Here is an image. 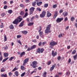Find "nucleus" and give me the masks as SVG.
Returning a JSON list of instances; mask_svg holds the SVG:
<instances>
[{
  "mask_svg": "<svg viewBox=\"0 0 77 77\" xmlns=\"http://www.w3.org/2000/svg\"><path fill=\"white\" fill-rule=\"evenodd\" d=\"M33 25V23H29L28 24V26H32Z\"/></svg>",
  "mask_w": 77,
  "mask_h": 77,
  "instance_id": "obj_32",
  "label": "nucleus"
},
{
  "mask_svg": "<svg viewBox=\"0 0 77 77\" xmlns=\"http://www.w3.org/2000/svg\"><path fill=\"white\" fill-rule=\"evenodd\" d=\"M55 66H56V65L54 64L50 68V70L51 71H52L53 69H54V68H55Z\"/></svg>",
  "mask_w": 77,
  "mask_h": 77,
  "instance_id": "obj_10",
  "label": "nucleus"
},
{
  "mask_svg": "<svg viewBox=\"0 0 77 77\" xmlns=\"http://www.w3.org/2000/svg\"><path fill=\"white\" fill-rule=\"evenodd\" d=\"M36 5V3L35 1L34 2H33L32 3V5L34 7H35V5Z\"/></svg>",
  "mask_w": 77,
  "mask_h": 77,
  "instance_id": "obj_22",
  "label": "nucleus"
},
{
  "mask_svg": "<svg viewBox=\"0 0 77 77\" xmlns=\"http://www.w3.org/2000/svg\"><path fill=\"white\" fill-rule=\"evenodd\" d=\"M24 12L23 11H21L20 13V15H22V16L24 15Z\"/></svg>",
  "mask_w": 77,
  "mask_h": 77,
  "instance_id": "obj_18",
  "label": "nucleus"
},
{
  "mask_svg": "<svg viewBox=\"0 0 77 77\" xmlns=\"http://www.w3.org/2000/svg\"><path fill=\"white\" fill-rule=\"evenodd\" d=\"M41 45H42V42H40L38 43L39 46H41Z\"/></svg>",
  "mask_w": 77,
  "mask_h": 77,
  "instance_id": "obj_57",
  "label": "nucleus"
},
{
  "mask_svg": "<svg viewBox=\"0 0 77 77\" xmlns=\"http://www.w3.org/2000/svg\"><path fill=\"white\" fill-rule=\"evenodd\" d=\"M9 28L10 29H13L14 27V26L12 24H11V25L10 26H9Z\"/></svg>",
  "mask_w": 77,
  "mask_h": 77,
  "instance_id": "obj_25",
  "label": "nucleus"
},
{
  "mask_svg": "<svg viewBox=\"0 0 77 77\" xmlns=\"http://www.w3.org/2000/svg\"><path fill=\"white\" fill-rule=\"evenodd\" d=\"M25 2L26 3H29L30 1L29 0H25Z\"/></svg>",
  "mask_w": 77,
  "mask_h": 77,
  "instance_id": "obj_62",
  "label": "nucleus"
},
{
  "mask_svg": "<svg viewBox=\"0 0 77 77\" xmlns=\"http://www.w3.org/2000/svg\"><path fill=\"white\" fill-rule=\"evenodd\" d=\"M52 54L53 57H54L55 56H56L57 54V52H55L54 53V51H52Z\"/></svg>",
  "mask_w": 77,
  "mask_h": 77,
  "instance_id": "obj_7",
  "label": "nucleus"
},
{
  "mask_svg": "<svg viewBox=\"0 0 77 77\" xmlns=\"http://www.w3.org/2000/svg\"><path fill=\"white\" fill-rule=\"evenodd\" d=\"M18 43H19V44H20V45H22V44L21 43V42L20 41V40H19L17 41Z\"/></svg>",
  "mask_w": 77,
  "mask_h": 77,
  "instance_id": "obj_51",
  "label": "nucleus"
},
{
  "mask_svg": "<svg viewBox=\"0 0 77 77\" xmlns=\"http://www.w3.org/2000/svg\"><path fill=\"white\" fill-rule=\"evenodd\" d=\"M51 26V24H50L48 25V26L46 28V29L45 30V33L46 34H48V33H51V31L50 30L51 28V27H50Z\"/></svg>",
  "mask_w": 77,
  "mask_h": 77,
  "instance_id": "obj_2",
  "label": "nucleus"
},
{
  "mask_svg": "<svg viewBox=\"0 0 77 77\" xmlns=\"http://www.w3.org/2000/svg\"><path fill=\"white\" fill-rule=\"evenodd\" d=\"M42 3V2H37L36 3V4H37V6H39Z\"/></svg>",
  "mask_w": 77,
  "mask_h": 77,
  "instance_id": "obj_17",
  "label": "nucleus"
},
{
  "mask_svg": "<svg viewBox=\"0 0 77 77\" xmlns=\"http://www.w3.org/2000/svg\"><path fill=\"white\" fill-rule=\"evenodd\" d=\"M28 61H29V59L28 58H27L24 61H23V65L24 66L28 62Z\"/></svg>",
  "mask_w": 77,
  "mask_h": 77,
  "instance_id": "obj_6",
  "label": "nucleus"
},
{
  "mask_svg": "<svg viewBox=\"0 0 77 77\" xmlns=\"http://www.w3.org/2000/svg\"><path fill=\"white\" fill-rule=\"evenodd\" d=\"M20 6L22 7V8H24V5L23 4H21L20 5Z\"/></svg>",
  "mask_w": 77,
  "mask_h": 77,
  "instance_id": "obj_56",
  "label": "nucleus"
},
{
  "mask_svg": "<svg viewBox=\"0 0 77 77\" xmlns=\"http://www.w3.org/2000/svg\"><path fill=\"white\" fill-rule=\"evenodd\" d=\"M70 72L69 71H68L66 72V75L67 76H69V75H70Z\"/></svg>",
  "mask_w": 77,
  "mask_h": 77,
  "instance_id": "obj_16",
  "label": "nucleus"
},
{
  "mask_svg": "<svg viewBox=\"0 0 77 77\" xmlns=\"http://www.w3.org/2000/svg\"><path fill=\"white\" fill-rule=\"evenodd\" d=\"M1 25L0 26L1 28H3L4 27V25H3V23H1Z\"/></svg>",
  "mask_w": 77,
  "mask_h": 77,
  "instance_id": "obj_38",
  "label": "nucleus"
},
{
  "mask_svg": "<svg viewBox=\"0 0 77 77\" xmlns=\"http://www.w3.org/2000/svg\"><path fill=\"white\" fill-rule=\"evenodd\" d=\"M39 36L40 37H42L43 36V32L42 31H40L39 32Z\"/></svg>",
  "mask_w": 77,
  "mask_h": 77,
  "instance_id": "obj_14",
  "label": "nucleus"
},
{
  "mask_svg": "<svg viewBox=\"0 0 77 77\" xmlns=\"http://www.w3.org/2000/svg\"><path fill=\"white\" fill-rule=\"evenodd\" d=\"M8 13L9 14H12V10H9L8 11Z\"/></svg>",
  "mask_w": 77,
  "mask_h": 77,
  "instance_id": "obj_26",
  "label": "nucleus"
},
{
  "mask_svg": "<svg viewBox=\"0 0 77 77\" xmlns=\"http://www.w3.org/2000/svg\"><path fill=\"white\" fill-rule=\"evenodd\" d=\"M57 7V5H53L52 8H56Z\"/></svg>",
  "mask_w": 77,
  "mask_h": 77,
  "instance_id": "obj_44",
  "label": "nucleus"
},
{
  "mask_svg": "<svg viewBox=\"0 0 77 77\" xmlns=\"http://www.w3.org/2000/svg\"><path fill=\"white\" fill-rule=\"evenodd\" d=\"M15 74L16 75V76H18V71H16L15 72Z\"/></svg>",
  "mask_w": 77,
  "mask_h": 77,
  "instance_id": "obj_33",
  "label": "nucleus"
},
{
  "mask_svg": "<svg viewBox=\"0 0 77 77\" xmlns=\"http://www.w3.org/2000/svg\"><path fill=\"white\" fill-rule=\"evenodd\" d=\"M35 18L34 16L32 17V18H31L30 21H33V18Z\"/></svg>",
  "mask_w": 77,
  "mask_h": 77,
  "instance_id": "obj_59",
  "label": "nucleus"
},
{
  "mask_svg": "<svg viewBox=\"0 0 77 77\" xmlns=\"http://www.w3.org/2000/svg\"><path fill=\"white\" fill-rule=\"evenodd\" d=\"M71 62V58H69L68 60V63H69Z\"/></svg>",
  "mask_w": 77,
  "mask_h": 77,
  "instance_id": "obj_58",
  "label": "nucleus"
},
{
  "mask_svg": "<svg viewBox=\"0 0 77 77\" xmlns=\"http://www.w3.org/2000/svg\"><path fill=\"white\" fill-rule=\"evenodd\" d=\"M4 55L5 57H8V55H9V54L7 53H4Z\"/></svg>",
  "mask_w": 77,
  "mask_h": 77,
  "instance_id": "obj_21",
  "label": "nucleus"
},
{
  "mask_svg": "<svg viewBox=\"0 0 77 77\" xmlns=\"http://www.w3.org/2000/svg\"><path fill=\"white\" fill-rule=\"evenodd\" d=\"M63 20V18L62 17L61 18H58V23H60L61 22L62 20Z\"/></svg>",
  "mask_w": 77,
  "mask_h": 77,
  "instance_id": "obj_13",
  "label": "nucleus"
},
{
  "mask_svg": "<svg viewBox=\"0 0 77 77\" xmlns=\"http://www.w3.org/2000/svg\"><path fill=\"white\" fill-rule=\"evenodd\" d=\"M21 69L22 70H24V66H21Z\"/></svg>",
  "mask_w": 77,
  "mask_h": 77,
  "instance_id": "obj_41",
  "label": "nucleus"
},
{
  "mask_svg": "<svg viewBox=\"0 0 77 77\" xmlns=\"http://www.w3.org/2000/svg\"><path fill=\"white\" fill-rule=\"evenodd\" d=\"M3 59V57H2V55H1V57H0V61H2V60Z\"/></svg>",
  "mask_w": 77,
  "mask_h": 77,
  "instance_id": "obj_55",
  "label": "nucleus"
},
{
  "mask_svg": "<svg viewBox=\"0 0 77 77\" xmlns=\"http://www.w3.org/2000/svg\"><path fill=\"white\" fill-rule=\"evenodd\" d=\"M37 29V30H38V32H40V31H41V30H42V28H41V26H40Z\"/></svg>",
  "mask_w": 77,
  "mask_h": 77,
  "instance_id": "obj_23",
  "label": "nucleus"
},
{
  "mask_svg": "<svg viewBox=\"0 0 77 77\" xmlns=\"http://www.w3.org/2000/svg\"><path fill=\"white\" fill-rule=\"evenodd\" d=\"M75 53H76V50H73V51H72V54H75Z\"/></svg>",
  "mask_w": 77,
  "mask_h": 77,
  "instance_id": "obj_49",
  "label": "nucleus"
},
{
  "mask_svg": "<svg viewBox=\"0 0 77 77\" xmlns=\"http://www.w3.org/2000/svg\"><path fill=\"white\" fill-rule=\"evenodd\" d=\"M25 53H26L24 51L22 52L20 54V57H22V56H24L25 55Z\"/></svg>",
  "mask_w": 77,
  "mask_h": 77,
  "instance_id": "obj_15",
  "label": "nucleus"
},
{
  "mask_svg": "<svg viewBox=\"0 0 77 77\" xmlns=\"http://www.w3.org/2000/svg\"><path fill=\"white\" fill-rule=\"evenodd\" d=\"M18 69V68H17L16 67H15L14 69H13L12 70V71L13 72L14 71H16V70H17V69Z\"/></svg>",
  "mask_w": 77,
  "mask_h": 77,
  "instance_id": "obj_42",
  "label": "nucleus"
},
{
  "mask_svg": "<svg viewBox=\"0 0 77 77\" xmlns=\"http://www.w3.org/2000/svg\"><path fill=\"white\" fill-rule=\"evenodd\" d=\"M31 47V49H33L34 48H35L36 47V45H33Z\"/></svg>",
  "mask_w": 77,
  "mask_h": 77,
  "instance_id": "obj_29",
  "label": "nucleus"
},
{
  "mask_svg": "<svg viewBox=\"0 0 77 77\" xmlns=\"http://www.w3.org/2000/svg\"><path fill=\"white\" fill-rule=\"evenodd\" d=\"M68 12H66L65 13V14L64 15V17H66V16H67L68 15Z\"/></svg>",
  "mask_w": 77,
  "mask_h": 77,
  "instance_id": "obj_46",
  "label": "nucleus"
},
{
  "mask_svg": "<svg viewBox=\"0 0 77 77\" xmlns=\"http://www.w3.org/2000/svg\"><path fill=\"white\" fill-rule=\"evenodd\" d=\"M28 15V13L27 12H26L24 16L23 17V18H26Z\"/></svg>",
  "mask_w": 77,
  "mask_h": 77,
  "instance_id": "obj_31",
  "label": "nucleus"
},
{
  "mask_svg": "<svg viewBox=\"0 0 77 77\" xmlns=\"http://www.w3.org/2000/svg\"><path fill=\"white\" fill-rule=\"evenodd\" d=\"M26 74V72H24L21 75V77H24V75H25Z\"/></svg>",
  "mask_w": 77,
  "mask_h": 77,
  "instance_id": "obj_36",
  "label": "nucleus"
},
{
  "mask_svg": "<svg viewBox=\"0 0 77 77\" xmlns=\"http://www.w3.org/2000/svg\"><path fill=\"white\" fill-rule=\"evenodd\" d=\"M44 51V49L43 48L40 49V53H42Z\"/></svg>",
  "mask_w": 77,
  "mask_h": 77,
  "instance_id": "obj_52",
  "label": "nucleus"
},
{
  "mask_svg": "<svg viewBox=\"0 0 77 77\" xmlns=\"http://www.w3.org/2000/svg\"><path fill=\"white\" fill-rule=\"evenodd\" d=\"M62 72L58 73V77L59 75H62Z\"/></svg>",
  "mask_w": 77,
  "mask_h": 77,
  "instance_id": "obj_50",
  "label": "nucleus"
},
{
  "mask_svg": "<svg viewBox=\"0 0 77 77\" xmlns=\"http://www.w3.org/2000/svg\"><path fill=\"white\" fill-rule=\"evenodd\" d=\"M75 20V18L74 17H72L71 18V20L72 21H74Z\"/></svg>",
  "mask_w": 77,
  "mask_h": 77,
  "instance_id": "obj_28",
  "label": "nucleus"
},
{
  "mask_svg": "<svg viewBox=\"0 0 77 77\" xmlns=\"http://www.w3.org/2000/svg\"><path fill=\"white\" fill-rule=\"evenodd\" d=\"M35 8L34 7H31L30 9V13H29V15H31V14H33V12L34 10H35Z\"/></svg>",
  "mask_w": 77,
  "mask_h": 77,
  "instance_id": "obj_5",
  "label": "nucleus"
},
{
  "mask_svg": "<svg viewBox=\"0 0 77 77\" xmlns=\"http://www.w3.org/2000/svg\"><path fill=\"white\" fill-rule=\"evenodd\" d=\"M23 20V18H21V16L19 17L17 19L15 20L13 22V23L15 24H18L19 23L21 22Z\"/></svg>",
  "mask_w": 77,
  "mask_h": 77,
  "instance_id": "obj_1",
  "label": "nucleus"
},
{
  "mask_svg": "<svg viewBox=\"0 0 77 77\" xmlns=\"http://www.w3.org/2000/svg\"><path fill=\"white\" fill-rule=\"evenodd\" d=\"M56 44H57V43L55 42H53L50 43V45H56Z\"/></svg>",
  "mask_w": 77,
  "mask_h": 77,
  "instance_id": "obj_8",
  "label": "nucleus"
},
{
  "mask_svg": "<svg viewBox=\"0 0 77 77\" xmlns=\"http://www.w3.org/2000/svg\"><path fill=\"white\" fill-rule=\"evenodd\" d=\"M6 14L5 13H2L1 14V16L2 17H4L5 15Z\"/></svg>",
  "mask_w": 77,
  "mask_h": 77,
  "instance_id": "obj_53",
  "label": "nucleus"
},
{
  "mask_svg": "<svg viewBox=\"0 0 77 77\" xmlns=\"http://www.w3.org/2000/svg\"><path fill=\"white\" fill-rule=\"evenodd\" d=\"M67 20H68V17H66L64 18V22H66V21Z\"/></svg>",
  "mask_w": 77,
  "mask_h": 77,
  "instance_id": "obj_45",
  "label": "nucleus"
},
{
  "mask_svg": "<svg viewBox=\"0 0 77 77\" xmlns=\"http://www.w3.org/2000/svg\"><path fill=\"white\" fill-rule=\"evenodd\" d=\"M7 8H8V6H7V5H5L4 7V9H7Z\"/></svg>",
  "mask_w": 77,
  "mask_h": 77,
  "instance_id": "obj_54",
  "label": "nucleus"
},
{
  "mask_svg": "<svg viewBox=\"0 0 77 77\" xmlns=\"http://www.w3.org/2000/svg\"><path fill=\"white\" fill-rule=\"evenodd\" d=\"M48 6V4H45L44 5V6L45 8H47Z\"/></svg>",
  "mask_w": 77,
  "mask_h": 77,
  "instance_id": "obj_35",
  "label": "nucleus"
},
{
  "mask_svg": "<svg viewBox=\"0 0 77 77\" xmlns=\"http://www.w3.org/2000/svg\"><path fill=\"white\" fill-rule=\"evenodd\" d=\"M32 50V48H30L29 47H28V49H27V51H30V50Z\"/></svg>",
  "mask_w": 77,
  "mask_h": 77,
  "instance_id": "obj_47",
  "label": "nucleus"
},
{
  "mask_svg": "<svg viewBox=\"0 0 77 77\" xmlns=\"http://www.w3.org/2000/svg\"><path fill=\"white\" fill-rule=\"evenodd\" d=\"M32 64H31V66H32V68H35L37 66V64H38V63L37 61H34L32 62Z\"/></svg>",
  "mask_w": 77,
  "mask_h": 77,
  "instance_id": "obj_3",
  "label": "nucleus"
},
{
  "mask_svg": "<svg viewBox=\"0 0 77 77\" xmlns=\"http://www.w3.org/2000/svg\"><path fill=\"white\" fill-rule=\"evenodd\" d=\"M1 76L2 77H7L8 76V75H7V74H2L1 75Z\"/></svg>",
  "mask_w": 77,
  "mask_h": 77,
  "instance_id": "obj_19",
  "label": "nucleus"
},
{
  "mask_svg": "<svg viewBox=\"0 0 77 77\" xmlns=\"http://www.w3.org/2000/svg\"><path fill=\"white\" fill-rule=\"evenodd\" d=\"M47 74L46 72H44L43 74V77H46V75Z\"/></svg>",
  "mask_w": 77,
  "mask_h": 77,
  "instance_id": "obj_27",
  "label": "nucleus"
},
{
  "mask_svg": "<svg viewBox=\"0 0 77 77\" xmlns=\"http://www.w3.org/2000/svg\"><path fill=\"white\" fill-rule=\"evenodd\" d=\"M37 52L38 53H41V48H38L37 50Z\"/></svg>",
  "mask_w": 77,
  "mask_h": 77,
  "instance_id": "obj_20",
  "label": "nucleus"
},
{
  "mask_svg": "<svg viewBox=\"0 0 77 77\" xmlns=\"http://www.w3.org/2000/svg\"><path fill=\"white\" fill-rule=\"evenodd\" d=\"M50 64H51V61H50L48 63V65H50Z\"/></svg>",
  "mask_w": 77,
  "mask_h": 77,
  "instance_id": "obj_60",
  "label": "nucleus"
},
{
  "mask_svg": "<svg viewBox=\"0 0 77 77\" xmlns=\"http://www.w3.org/2000/svg\"><path fill=\"white\" fill-rule=\"evenodd\" d=\"M14 57H12L9 60H10L11 61L12 60V59H13Z\"/></svg>",
  "mask_w": 77,
  "mask_h": 77,
  "instance_id": "obj_64",
  "label": "nucleus"
},
{
  "mask_svg": "<svg viewBox=\"0 0 77 77\" xmlns=\"http://www.w3.org/2000/svg\"><path fill=\"white\" fill-rule=\"evenodd\" d=\"M8 59V58H7L5 59H4L3 60H2V63L5 62Z\"/></svg>",
  "mask_w": 77,
  "mask_h": 77,
  "instance_id": "obj_34",
  "label": "nucleus"
},
{
  "mask_svg": "<svg viewBox=\"0 0 77 77\" xmlns=\"http://www.w3.org/2000/svg\"><path fill=\"white\" fill-rule=\"evenodd\" d=\"M5 68H4V67L2 68L1 70V71L2 72H5Z\"/></svg>",
  "mask_w": 77,
  "mask_h": 77,
  "instance_id": "obj_24",
  "label": "nucleus"
},
{
  "mask_svg": "<svg viewBox=\"0 0 77 77\" xmlns=\"http://www.w3.org/2000/svg\"><path fill=\"white\" fill-rule=\"evenodd\" d=\"M8 74L9 76H11V75H12V72H9L8 73Z\"/></svg>",
  "mask_w": 77,
  "mask_h": 77,
  "instance_id": "obj_63",
  "label": "nucleus"
},
{
  "mask_svg": "<svg viewBox=\"0 0 77 77\" xmlns=\"http://www.w3.org/2000/svg\"><path fill=\"white\" fill-rule=\"evenodd\" d=\"M24 21L22 22L19 25V27H22V26H24Z\"/></svg>",
  "mask_w": 77,
  "mask_h": 77,
  "instance_id": "obj_12",
  "label": "nucleus"
},
{
  "mask_svg": "<svg viewBox=\"0 0 77 77\" xmlns=\"http://www.w3.org/2000/svg\"><path fill=\"white\" fill-rule=\"evenodd\" d=\"M73 58L74 60H76V59H77V54L73 56Z\"/></svg>",
  "mask_w": 77,
  "mask_h": 77,
  "instance_id": "obj_37",
  "label": "nucleus"
},
{
  "mask_svg": "<svg viewBox=\"0 0 77 77\" xmlns=\"http://www.w3.org/2000/svg\"><path fill=\"white\" fill-rule=\"evenodd\" d=\"M57 16V11H55V14H54L53 18L54 19H55L56 17Z\"/></svg>",
  "mask_w": 77,
  "mask_h": 77,
  "instance_id": "obj_11",
  "label": "nucleus"
},
{
  "mask_svg": "<svg viewBox=\"0 0 77 77\" xmlns=\"http://www.w3.org/2000/svg\"><path fill=\"white\" fill-rule=\"evenodd\" d=\"M51 16V14L50 13V11H48L47 13V17H50Z\"/></svg>",
  "mask_w": 77,
  "mask_h": 77,
  "instance_id": "obj_9",
  "label": "nucleus"
},
{
  "mask_svg": "<svg viewBox=\"0 0 77 77\" xmlns=\"http://www.w3.org/2000/svg\"><path fill=\"white\" fill-rule=\"evenodd\" d=\"M46 14V12L43 11L42 12V13L40 14V17L41 18H44L45 17Z\"/></svg>",
  "mask_w": 77,
  "mask_h": 77,
  "instance_id": "obj_4",
  "label": "nucleus"
},
{
  "mask_svg": "<svg viewBox=\"0 0 77 77\" xmlns=\"http://www.w3.org/2000/svg\"><path fill=\"white\" fill-rule=\"evenodd\" d=\"M7 41V37H6V35H4V41Z\"/></svg>",
  "mask_w": 77,
  "mask_h": 77,
  "instance_id": "obj_39",
  "label": "nucleus"
},
{
  "mask_svg": "<svg viewBox=\"0 0 77 77\" xmlns=\"http://www.w3.org/2000/svg\"><path fill=\"white\" fill-rule=\"evenodd\" d=\"M27 31H22V33L25 34H27Z\"/></svg>",
  "mask_w": 77,
  "mask_h": 77,
  "instance_id": "obj_30",
  "label": "nucleus"
},
{
  "mask_svg": "<svg viewBox=\"0 0 77 77\" xmlns=\"http://www.w3.org/2000/svg\"><path fill=\"white\" fill-rule=\"evenodd\" d=\"M4 50H8V46H6L4 47Z\"/></svg>",
  "mask_w": 77,
  "mask_h": 77,
  "instance_id": "obj_43",
  "label": "nucleus"
},
{
  "mask_svg": "<svg viewBox=\"0 0 77 77\" xmlns=\"http://www.w3.org/2000/svg\"><path fill=\"white\" fill-rule=\"evenodd\" d=\"M36 10L38 11H41V9L39 8H36Z\"/></svg>",
  "mask_w": 77,
  "mask_h": 77,
  "instance_id": "obj_40",
  "label": "nucleus"
},
{
  "mask_svg": "<svg viewBox=\"0 0 77 77\" xmlns=\"http://www.w3.org/2000/svg\"><path fill=\"white\" fill-rule=\"evenodd\" d=\"M21 35H17V38H21Z\"/></svg>",
  "mask_w": 77,
  "mask_h": 77,
  "instance_id": "obj_61",
  "label": "nucleus"
},
{
  "mask_svg": "<svg viewBox=\"0 0 77 77\" xmlns=\"http://www.w3.org/2000/svg\"><path fill=\"white\" fill-rule=\"evenodd\" d=\"M63 10L61 9L60 11L59 12V13H60V14H61V13H62V12H63Z\"/></svg>",
  "mask_w": 77,
  "mask_h": 77,
  "instance_id": "obj_48",
  "label": "nucleus"
}]
</instances>
